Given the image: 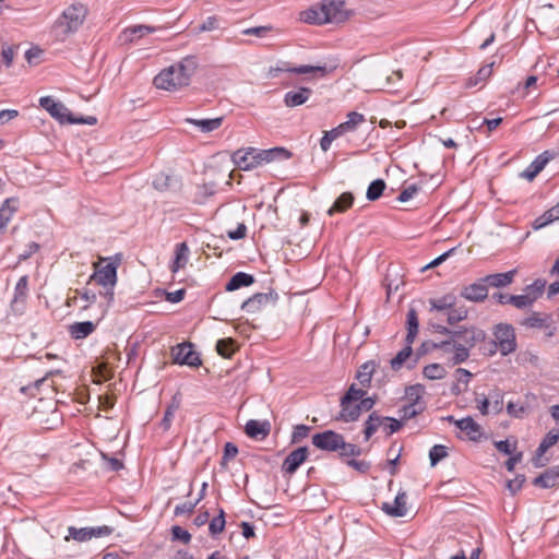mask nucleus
<instances>
[{
  "mask_svg": "<svg viewBox=\"0 0 559 559\" xmlns=\"http://www.w3.org/2000/svg\"><path fill=\"white\" fill-rule=\"evenodd\" d=\"M198 69V61L193 56H187L179 62L162 70L154 78V85L158 90L169 92L178 91L190 84L192 75Z\"/></svg>",
  "mask_w": 559,
  "mask_h": 559,
  "instance_id": "f257e3e1",
  "label": "nucleus"
},
{
  "mask_svg": "<svg viewBox=\"0 0 559 559\" xmlns=\"http://www.w3.org/2000/svg\"><path fill=\"white\" fill-rule=\"evenodd\" d=\"M355 12L346 8L345 0H322L300 13V20L308 24L323 25L328 23H344L354 16Z\"/></svg>",
  "mask_w": 559,
  "mask_h": 559,
  "instance_id": "f03ea898",
  "label": "nucleus"
},
{
  "mask_svg": "<svg viewBox=\"0 0 559 559\" xmlns=\"http://www.w3.org/2000/svg\"><path fill=\"white\" fill-rule=\"evenodd\" d=\"M436 332L449 335L459 347L454 356L455 361H466L469 357V350L486 338V333L481 329L474 326L463 328L457 331H451L442 324H432Z\"/></svg>",
  "mask_w": 559,
  "mask_h": 559,
  "instance_id": "7ed1b4c3",
  "label": "nucleus"
},
{
  "mask_svg": "<svg viewBox=\"0 0 559 559\" xmlns=\"http://www.w3.org/2000/svg\"><path fill=\"white\" fill-rule=\"evenodd\" d=\"M312 444L328 452H338L341 456H359L361 450L353 443H347L341 433L333 430H325L312 436Z\"/></svg>",
  "mask_w": 559,
  "mask_h": 559,
  "instance_id": "20e7f679",
  "label": "nucleus"
},
{
  "mask_svg": "<svg viewBox=\"0 0 559 559\" xmlns=\"http://www.w3.org/2000/svg\"><path fill=\"white\" fill-rule=\"evenodd\" d=\"M88 13L85 4L75 2L69 5L55 22V28L62 36H69L79 31Z\"/></svg>",
  "mask_w": 559,
  "mask_h": 559,
  "instance_id": "39448f33",
  "label": "nucleus"
},
{
  "mask_svg": "<svg viewBox=\"0 0 559 559\" xmlns=\"http://www.w3.org/2000/svg\"><path fill=\"white\" fill-rule=\"evenodd\" d=\"M39 105L60 123L94 126L97 122V119L94 116L80 118L73 117L71 111L62 103L56 102L50 96L41 97L39 99Z\"/></svg>",
  "mask_w": 559,
  "mask_h": 559,
  "instance_id": "423d86ee",
  "label": "nucleus"
},
{
  "mask_svg": "<svg viewBox=\"0 0 559 559\" xmlns=\"http://www.w3.org/2000/svg\"><path fill=\"white\" fill-rule=\"evenodd\" d=\"M492 350H489V356L499 352L502 356L513 354L518 348L516 334L512 324L498 323L492 328Z\"/></svg>",
  "mask_w": 559,
  "mask_h": 559,
  "instance_id": "0eeeda50",
  "label": "nucleus"
},
{
  "mask_svg": "<svg viewBox=\"0 0 559 559\" xmlns=\"http://www.w3.org/2000/svg\"><path fill=\"white\" fill-rule=\"evenodd\" d=\"M105 259H100L99 262L94 263V273L90 276V282L95 281L98 285L105 288L104 296L108 301V306L114 300V287L117 284V269L118 263L108 262L102 265Z\"/></svg>",
  "mask_w": 559,
  "mask_h": 559,
  "instance_id": "6e6552de",
  "label": "nucleus"
},
{
  "mask_svg": "<svg viewBox=\"0 0 559 559\" xmlns=\"http://www.w3.org/2000/svg\"><path fill=\"white\" fill-rule=\"evenodd\" d=\"M559 155L556 150H546L535 157V159L520 173V177L527 181H533L537 175L544 170L546 165Z\"/></svg>",
  "mask_w": 559,
  "mask_h": 559,
  "instance_id": "1a4fd4ad",
  "label": "nucleus"
},
{
  "mask_svg": "<svg viewBox=\"0 0 559 559\" xmlns=\"http://www.w3.org/2000/svg\"><path fill=\"white\" fill-rule=\"evenodd\" d=\"M171 357L174 362L187 365L190 367H199L201 359L189 343L178 344L171 348Z\"/></svg>",
  "mask_w": 559,
  "mask_h": 559,
  "instance_id": "9d476101",
  "label": "nucleus"
},
{
  "mask_svg": "<svg viewBox=\"0 0 559 559\" xmlns=\"http://www.w3.org/2000/svg\"><path fill=\"white\" fill-rule=\"evenodd\" d=\"M231 159L241 170H250L261 165L259 150L254 147L236 151L233 154Z\"/></svg>",
  "mask_w": 559,
  "mask_h": 559,
  "instance_id": "9b49d317",
  "label": "nucleus"
},
{
  "mask_svg": "<svg viewBox=\"0 0 559 559\" xmlns=\"http://www.w3.org/2000/svg\"><path fill=\"white\" fill-rule=\"evenodd\" d=\"M277 298L278 295L274 290H270L269 293H258L245 300L241 305V309L253 313L269 304L274 305Z\"/></svg>",
  "mask_w": 559,
  "mask_h": 559,
  "instance_id": "f8f14e48",
  "label": "nucleus"
},
{
  "mask_svg": "<svg viewBox=\"0 0 559 559\" xmlns=\"http://www.w3.org/2000/svg\"><path fill=\"white\" fill-rule=\"evenodd\" d=\"M308 449L300 447L292 451L282 464V469L287 474H294L298 467L307 460Z\"/></svg>",
  "mask_w": 559,
  "mask_h": 559,
  "instance_id": "ddd939ff",
  "label": "nucleus"
},
{
  "mask_svg": "<svg viewBox=\"0 0 559 559\" xmlns=\"http://www.w3.org/2000/svg\"><path fill=\"white\" fill-rule=\"evenodd\" d=\"M461 296L474 302L484 301L488 296L487 284L481 278L476 283L465 286L461 292Z\"/></svg>",
  "mask_w": 559,
  "mask_h": 559,
  "instance_id": "4468645a",
  "label": "nucleus"
},
{
  "mask_svg": "<svg viewBox=\"0 0 559 559\" xmlns=\"http://www.w3.org/2000/svg\"><path fill=\"white\" fill-rule=\"evenodd\" d=\"M386 514L393 518H402L407 513L406 493L399 492L392 503L384 502L381 508Z\"/></svg>",
  "mask_w": 559,
  "mask_h": 559,
  "instance_id": "2eb2a0df",
  "label": "nucleus"
},
{
  "mask_svg": "<svg viewBox=\"0 0 559 559\" xmlns=\"http://www.w3.org/2000/svg\"><path fill=\"white\" fill-rule=\"evenodd\" d=\"M559 440V428L550 429L544 437L536 450V457L533 460L535 466H544L545 463H539L540 457L547 452L549 448L555 445Z\"/></svg>",
  "mask_w": 559,
  "mask_h": 559,
  "instance_id": "dca6fc26",
  "label": "nucleus"
},
{
  "mask_svg": "<svg viewBox=\"0 0 559 559\" xmlns=\"http://www.w3.org/2000/svg\"><path fill=\"white\" fill-rule=\"evenodd\" d=\"M312 95L309 87H298L296 91H289L284 95V104L287 107H297L305 104Z\"/></svg>",
  "mask_w": 559,
  "mask_h": 559,
  "instance_id": "f3484780",
  "label": "nucleus"
},
{
  "mask_svg": "<svg viewBox=\"0 0 559 559\" xmlns=\"http://www.w3.org/2000/svg\"><path fill=\"white\" fill-rule=\"evenodd\" d=\"M456 427L466 433L469 440L477 441L481 437V427L472 417L467 416L459 420H454Z\"/></svg>",
  "mask_w": 559,
  "mask_h": 559,
  "instance_id": "a211bd4d",
  "label": "nucleus"
},
{
  "mask_svg": "<svg viewBox=\"0 0 559 559\" xmlns=\"http://www.w3.org/2000/svg\"><path fill=\"white\" fill-rule=\"evenodd\" d=\"M433 347L441 352V357L445 359L447 362L450 364L451 366H455L463 362L455 361L454 356L456 355L459 347L455 345L451 337L447 341H442L440 343L435 344Z\"/></svg>",
  "mask_w": 559,
  "mask_h": 559,
  "instance_id": "6ab92c4d",
  "label": "nucleus"
},
{
  "mask_svg": "<svg viewBox=\"0 0 559 559\" xmlns=\"http://www.w3.org/2000/svg\"><path fill=\"white\" fill-rule=\"evenodd\" d=\"M281 72H289L295 74H308V73H320V76H325L329 72L326 67L320 66H299V67H290L287 62H281L278 64Z\"/></svg>",
  "mask_w": 559,
  "mask_h": 559,
  "instance_id": "aec40b11",
  "label": "nucleus"
},
{
  "mask_svg": "<svg viewBox=\"0 0 559 559\" xmlns=\"http://www.w3.org/2000/svg\"><path fill=\"white\" fill-rule=\"evenodd\" d=\"M17 210L16 199H7L0 207V235H2Z\"/></svg>",
  "mask_w": 559,
  "mask_h": 559,
  "instance_id": "412c9836",
  "label": "nucleus"
},
{
  "mask_svg": "<svg viewBox=\"0 0 559 559\" xmlns=\"http://www.w3.org/2000/svg\"><path fill=\"white\" fill-rule=\"evenodd\" d=\"M96 330V323L92 321L74 322L69 326V333L74 340H82Z\"/></svg>",
  "mask_w": 559,
  "mask_h": 559,
  "instance_id": "4be33fe9",
  "label": "nucleus"
},
{
  "mask_svg": "<svg viewBox=\"0 0 559 559\" xmlns=\"http://www.w3.org/2000/svg\"><path fill=\"white\" fill-rule=\"evenodd\" d=\"M516 271L512 270L506 273L489 274L483 278L488 286L491 287H506L513 282Z\"/></svg>",
  "mask_w": 559,
  "mask_h": 559,
  "instance_id": "5701e85b",
  "label": "nucleus"
},
{
  "mask_svg": "<svg viewBox=\"0 0 559 559\" xmlns=\"http://www.w3.org/2000/svg\"><path fill=\"white\" fill-rule=\"evenodd\" d=\"M559 479V469L558 467H551L546 469L543 474L537 476L533 484L540 488H552L557 480Z\"/></svg>",
  "mask_w": 559,
  "mask_h": 559,
  "instance_id": "b1692460",
  "label": "nucleus"
},
{
  "mask_svg": "<svg viewBox=\"0 0 559 559\" xmlns=\"http://www.w3.org/2000/svg\"><path fill=\"white\" fill-rule=\"evenodd\" d=\"M269 432H270V426L265 421L250 419L246 424V433L250 438L263 439L269 435Z\"/></svg>",
  "mask_w": 559,
  "mask_h": 559,
  "instance_id": "393cba45",
  "label": "nucleus"
},
{
  "mask_svg": "<svg viewBox=\"0 0 559 559\" xmlns=\"http://www.w3.org/2000/svg\"><path fill=\"white\" fill-rule=\"evenodd\" d=\"M187 123L195 126L201 132L210 133L216 129H218L223 123V118H213V119H193L187 118L185 120Z\"/></svg>",
  "mask_w": 559,
  "mask_h": 559,
  "instance_id": "a878e982",
  "label": "nucleus"
},
{
  "mask_svg": "<svg viewBox=\"0 0 559 559\" xmlns=\"http://www.w3.org/2000/svg\"><path fill=\"white\" fill-rule=\"evenodd\" d=\"M377 367L378 364L374 360L366 361L359 367L356 378L364 388L370 386L371 379Z\"/></svg>",
  "mask_w": 559,
  "mask_h": 559,
  "instance_id": "bb28decb",
  "label": "nucleus"
},
{
  "mask_svg": "<svg viewBox=\"0 0 559 559\" xmlns=\"http://www.w3.org/2000/svg\"><path fill=\"white\" fill-rule=\"evenodd\" d=\"M259 156L262 165L263 163H270L276 159H287L290 157V153L283 147H274L263 151L259 150Z\"/></svg>",
  "mask_w": 559,
  "mask_h": 559,
  "instance_id": "cd10ccee",
  "label": "nucleus"
},
{
  "mask_svg": "<svg viewBox=\"0 0 559 559\" xmlns=\"http://www.w3.org/2000/svg\"><path fill=\"white\" fill-rule=\"evenodd\" d=\"M181 399L179 394H175L171 399V402L167 406L164 417L162 419L160 425L163 426L164 430H168L173 424V419L175 417V414L180 408Z\"/></svg>",
  "mask_w": 559,
  "mask_h": 559,
  "instance_id": "c85d7f7f",
  "label": "nucleus"
},
{
  "mask_svg": "<svg viewBox=\"0 0 559 559\" xmlns=\"http://www.w3.org/2000/svg\"><path fill=\"white\" fill-rule=\"evenodd\" d=\"M354 195L350 192L342 193L328 210V214L332 216L334 213H343L353 205Z\"/></svg>",
  "mask_w": 559,
  "mask_h": 559,
  "instance_id": "c756f323",
  "label": "nucleus"
},
{
  "mask_svg": "<svg viewBox=\"0 0 559 559\" xmlns=\"http://www.w3.org/2000/svg\"><path fill=\"white\" fill-rule=\"evenodd\" d=\"M254 282V277L245 272H238L229 280L226 285V290L233 292L240 287L249 286Z\"/></svg>",
  "mask_w": 559,
  "mask_h": 559,
  "instance_id": "7c9ffc66",
  "label": "nucleus"
},
{
  "mask_svg": "<svg viewBox=\"0 0 559 559\" xmlns=\"http://www.w3.org/2000/svg\"><path fill=\"white\" fill-rule=\"evenodd\" d=\"M189 248L186 242L178 243L175 248V260L171 265V271L176 273L183 267L188 262Z\"/></svg>",
  "mask_w": 559,
  "mask_h": 559,
  "instance_id": "2f4dec72",
  "label": "nucleus"
},
{
  "mask_svg": "<svg viewBox=\"0 0 559 559\" xmlns=\"http://www.w3.org/2000/svg\"><path fill=\"white\" fill-rule=\"evenodd\" d=\"M406 323H407V334H406L405 341L408 344H413L415 341V337L418 333V326H419L418 317H417V312L415 309L408 310Z\"/></svg>",
  "mask_w": 559,
  "mask_h": 559,
  "instance_id": "473e14b6",
  "label": "nucleus"
},
{
  "mask_svg": "<svg viewBox=\"0 0 559 559\" xmlns=\"http://www.w3.org/2000/svg\"><path fill=\"white\" fill-rule=\"evenodd\" d=\"M426 408V403H407L404 404L400 409L399 414L402 420H407L421 414Z\"/></svg>",
  "mask_w": 559,
  "mask_h": 559,
  "instance_id": "72a5a7b5",
  "label": "nucleus"
},
{
  "mask_svg": "<svg viewBox=\"0 0 559 559\" xmlns=\"http://www.w3.org/2000/svg\"><path fill=\"white\" fill-rule=\"evenodd\" d=\"M383 423L384 417H381L376 412L371 413L365 423L364 433L366 440H368L378 430L379 427H382Z\"/></svg>",
  "mask_w": 559,
  "mask_h": 559,
  "instance_id": "f704fd0d",
  "label": "nucleus"
},
{
  "mask_svg": "<svg viewBox=\"0 0 559 559\" xmlns=\"http://www.w3.org/2000/svg\"><path fill=\"white\" fill-rule=\"evenodd\" d=\"M155 32V28L147 25H135L128 27L123 31V35L130 41L134 39L142 38L143 36Z\"/></svg>",
  "mask_w": 559,
  "mask_h": 559,
  "instance_id": "c9c22d12",
  "label": "nucleus"
},
{
  "mask_svg": "<svg viewBox=\"0 0 559 559\" xmlns=\"http://www.w3.org/2000/svg\"><path fill=\"white\" fill-rule=\"evenodd\" d=\"M364 121H365V117L362 114H359L357 111H350L347 115V120L345 122L338 124V127L342 129V131L345 134L347 132L354 131L357 128V126H359Z\"/></svg>",
  "mask_w": 559,
  "mask_h": 559,
  "instance_id": "e433bc0d",
  "label": "nucleus"
},
{
  "mask_svg": "<svg viewBox=\"0 0 559 559\" xmlns=\"http://www.w3.org/2000/svg\"><path fill=\"white\" fill-rule=\"evenodd\" d=\"M28 293V276L23 275L16 283L14 288V296L12 299V304H17L20 301H24L27 297Z\"/></svg>",
  "mask_w": 559,
  "mask_h": 559,
  "instance_id": "4c0bfd02",
  "label": "nucleus"
},
{
  "mask_svg": "<svg viewBox=\"0 0 559 559\" xmlns=\"http://www.w3.org/2000/svg\"><path fill=\"white\" fill-rule=\"evenodd\" d=\"M412 353V344L406 343V346L390 360L391 368L393 370H400L404 362L411 357Z\"/></svg>",
  "mask_w": 559,
  "mask_h": 559,
  "instance_id": "58836bf2",
  "label": "nucleus"
},
{
  "mask_svg": "<svg viewBox=\"0 0 559 559\" xmlns=\"http://www.w3.org/2000/svg\"><path fill=\"white\" fill-rule=\"evenodd\" d=\"M424 393L425 389L421 384L409 385L405 390V400L407 403H425Z\"/></svg>",
  "mask_w": 559,
  "mask_h": 559,
  "instance_id": "ea45409f",
  "label": "nucleus"
},
{
  "mask_svg": "<svg viewBox=\"0 0 559 559\" xmlns=\"http://www.w3.org/2000/svg\"><path fill=\"white\" fill-rule=\"evenodd\" d=\"M423 374L429 380H439L445 377L447 371L445 368L440 364H430L424 368Z\"/></svg>",
  "mask_w": 559,
  "mask_h": 559,
  "instance_id": "a19ab883",
  "label": "nucleus"
},
{
  "mask_svg": "<svg viewBox=\"0 0 559 559\" xmlns=\"http://www.w3.org/2000/svg\"><path fill=\"white\" fill-rule=\"evenodd\" d=\"M343 134H344V132L342 131V129L338 126L333 128L330 131H325L323 136L320 140L321 150L323 152H328L331 147L332 142L334 140H336L337 138L342 136Z\"/></svg>",
  "mask_w": 559,
  "mask_h": 559,
  "instance_id": "79ce46f5",
  "label": "nucleus"
},
{
  "mask_svg": "<svg viewBox=\"0 0 559 559\" xmlns=\"http://www.w3.org/2000/svg\"><path fill=\"white\" fill-rule=\"evenodd\" d=\"M217 353L224 358H230L236 350V344L233 338H222L216 343Z\"/></svg>",
  "mask_w": 559,
  "mask_h": 559,
  "instance_id": "37998d69",
  "label": "nucleus"
},
{
  "mask_svg": "<svg viewBox=\"0 0 559 559\" xmlns=\"http://www.w3.org/2000/svg\"><path fill=\"white\" fill-rule=\"evenodd\" d=\"M384 189H385L384 180H382V179L373 180L367 189L366 198L369 201H376L382 195Z\"/></svg>",
  "mask_w": 559,
  "mask_h": 559,
  "instance_id": "c03bdc74",
  "label": "nucleus"
},
{
  "mask_svg": "<svg viewBox=\"0 0 559 559\" xmlns=\"http://www.w3.org/2000/svg\"><path fill=\"white\" fill-rule=\"evenodd\" d=\"M547 317H543L539 312H533L531 316L522 320L521 324L526 328L542 329L546 326Z\"/></svg>",
  "mask_w": 559,
  "mask_h": 559,
  "instance_id": "a18cd8bd",
  "label": "nucleus"
},
{
  "mask_svg": "<svg viewBox=\"0 0 559 559\" xmlns=\"http://www.w3.org/2000/svg\"><path fill=\"white\" fill-rule=\"evenodd\" d=\"M535 296H530L527 293L523 295H512L510 296V305L514 306L518 309H526L530 308L535 301Z\"/></svg>",
  "mask_w": 559,
  "mask_h": 559,
  "instance_id": "49530a36",
  "label": "nucleus"
},
{
  "mask_svg": "<svg viewBox=\"0 0 559 559\" xmlns=\"http://www.w3.org/2000/svg\"><path fill=\"white\" fill-rule=\"evenodd\" d=\"M341 419L345 423L355 421L360 416L359 409L356 405L350 404H341Z\"/></svg>",
  "mask_w": 559,
  "mask_h": 559,
  "instance_id": "de8ad7c7",
  "label": "nucleus"
},
{
  "mask_svg": "<svg viewBox=\"0 0 559 559\" xmlns=\"http://www.w3.org/2000/svg\"><path fill=\"white\" fill-rule=\"evenodd\" d=\"M489 402L491 404L492 412L495 414H500L503 409V393L499 389H493L489 393Z\"/></svg>",
  "mask_w": 559,
  "mask_h": 559,
  "instance_id": "09e8293b",
  "label": "nucleus"
},
{
  "mask_svg": "<svg viewBox=\"0 0 559 559\" xmlns=\"http://www.w3.org/2000/svg\"><path fill=\"white\" fill-rule=\"evenodd\" d=\"M225 528V512L223 509H219L218 515L213 518L209 525V531L211 535L215 536L222 533Z\"/></svg>",
  "mask_w": 559,
  "mask_h": 559,
  "instance_id": "8fccbe9b",
  "label": "nucleus"
},
{
  "mask_svg": "<svg viewBox=\"0 0 559 559\" xmlns=\"http://www.w3.org/2000/svg\"><path fill=\"white\" fill-rule=\"evenodd\" d=\"M448 456V448L442 444L433 445L429 451L431 466H436L441 460Z\"/></svg>",
  "mask_w": 559,
  "mask_h": 559,
  "instance_id": "3c124183",
  "label": "nucleus"
},
{
  "mask_svg": "<svg viewBox=\"0 0 559 559\" xmlns=\"http://www.w3.org/2000/svg\"><path fill=\"white\" fill-rule=\"evenodd\" d=\"M365 394V390L357 389L355 384H352L346 394L341 399V404H350L353 402H357L362 399Z\"/></svg>",
  "mask_w": 559,
  "mask_h": 559,
  "instance_id": "603ef678",
  "label": "nucleus"
},
{
  "mask_svg": "<svg viewBox=\"0 0 559 559\" xmlns=\"http://www.w3.org/2000/svg\"><path fill=\"white\" fill-rule=\"evenodd\" d=\"M68 531H69V536L72 537L74 540L86 542V540L92 539V535L90 533V527L76 528L74 526H70L68 528Z\"/></svg>",
  "mask_w": 559,
  "mask_h": 559,
  "instance_id": "864d4df0",
  "label": "nucleus"
},
{
  "mask_svg": "<svg viewBox=\"0 0 559 559\" xmlns=\"http://www.w3.org/2000/svg\"><path fill=\"white\" fill-rule=\"evenodd\" d=\"M545 286H546V281L536 280L533 284L528 285L525 288V293H527L530 296H535L534 301H536L544 293Z\"/></svg>",
  "mask_w": 559,
  "mask_h": 559,
  "instance_id": "5fc2aeb1",
  "label": "nucleus"
},
{
  "mask_svg": "<svg viewBox=\"0 0 559 559\" xmlns=\"http://www.w3.org/2000/svg\"><path fill=\"white\" fill-rule=\"evenodd\" d=\"M431 308L438 311L450 310L454 305L452 296H444L437 300H431Z\"/></svg>",
  "mask_w": 559,
  "mask_h": 559,
  "instance_id": "6e6d98bb",
  "label": "nucleus"
},
{
  "mask_svg": "<svg viewBox=\"0 0 559 559\" xmlns=\"http://www.w3.org/2000/svg\"><path fill=\"white\" fill-rule=\"evenodd\" d=\"M402 427V421L392 417H384V423L382 428L386 436H391L392 433L399 431Z\"/></svg>",
  "mask_w": 559,
  "mask_h": 559,
  "instance_id": "4d7b16f0",
  "label": "nucleus"
},
{
  "mask_svg": "<svg viewBox=\"0 0 559 559\" xmlns=\"http://www.w3.org/2000/svg\"><path fill=\"white\" fill-rule=\"evenodd\" d=\"M466 317H467V310L465 308H456V309L451 308L448 313L447 321L449 324H454V323H457V322L466 319Z\"/></svg>",
  "mask_w": 559,
  "mask_h": 559,
  "instance_id": "13d9d810",
  "label": "nucleus"
},
{
  "mask_svg": "<svg viewBox=\"0 0 559 559\" xmlns=\"http://www.w3.org/2000/svg\"><path fill=\"white\" fill-rule=\"evenodd\" d=\"M419 191V187L417 185H409L405 187L402 192L399 194L397 200L400 202H407L411 200L417 192Z\"/></svg>",
  "mask_w": 559,
  "mask_h": 559,
  "instance_id": "bf43d9fd",
  "label": "nucleus"
},
{
  "mask_svg": "<svg viewBox=\"0 0 559 559\" xmlns=\"http://www.w3.org/2000/svg\"><path fill=\"white\" fill-rule=\"evenodd\" d=\"M198 503H199V500H197L195 502L188 501V502H183L181 504H178L175 508L174 513H175V515L191 514Z\"/></svg>",
  "mask_w": 559,
  "mask_h": 559,
  "instance_id": "052dcab7",
  "label": "nucleus"
},
{
  "mask_svg": "<svg viewBox=\"0 0 559 559\" xmlns=\"http://www.w3.org/2000/svg\"><path fill=\"white\" fill-rule=\"evenodd\" d=\"M16 47L15 46H7L2 48L1 56L2 61L5 64V67H11L14 56H15Z\"/></svg>",
  "mask_w": 559,
  "mask_h": 559,
  "instance_id": "680f3d73",
  "label": "nucleus"
},
{
  "mask_svg": "<svg viewBox=\"0 0 559 559\" xmlns=\"http://www.w3.org/2000/svg\"><path fill=\"white\" fill-rule=\"evenodd\" d=\"M171 533L175 539L181 540L185 544H188L191 540L190 533L180 526H173Z\"/></svg>",
  "mask_w": 559,
  "mask_h": 559,
  "instance_id": "e2e57ef3",
  "label": "nucleus"
},
{
  "mask_svg": "<svg viewBox=\"0 0 559 559\" xmlns=\"http://www.w3.org/2000/svg\"><path fill=\"white\" fill-rule=\"evenodd\" d=\"M507 412L512 417L521 418L525 413V407L521 404L509 402L507 405Z\"/></svg>",
  "mask_w": 559,
  "mask_h": 559,
  "instance_id": "0e129e2a",
  "label": "nucleus"
},
{
  "mask_svg": "<svg viewBox=\"0 0 559 559\" xmlns=\"http://www.w3.org/2000/svg\"><path fill=\"white\" fill-rule=\"evenodd\" d=\"M473 377L472 372L464 368H457L455 371L456 382L463 384L465 388L468 386L469 380Z\"/></svg>",
  "mask_w": 559,
  "mask_h": 559,
  "instance_id": "69168bd1",
  "label": "nucleus"
},
{
  "mask_svg": "<svg viewBox=\"0 0 559 559\" xmlns=\"http://www.w3.org/2000/svg\"><path fill=\"white\" fill-rule=\"evenodd\" d=\"M544 217H546V221L539 223L538 225H536V228H539L544 225H546L547 223H550L552 221H556V219H559V203L557 205H555L554 207H551L549 211H547L544 215Z\"/></svg>",
  "mask_w": 559,
  "mask_h": 559,
  "instance_id": "338daca9",
  "label": "nucleus"
},
{
  "mask_svg": "<svg viewBox=\"0 0 559 559\" xmlns=\"http://www.w3.org/2000/svg\"><path fill=\"white\" fill-rule=\"evenodd\" d=\"M481 552V548L477 547L472 550L469 556H466V552L463 549H460L456 555L452 556L451 559H479Z\"/></svg>",
  "mask_w": 559,
  "mask_h": 559,
  "instance_id": "774afa93",
  "label": "nucleus"
}]
</instances>
